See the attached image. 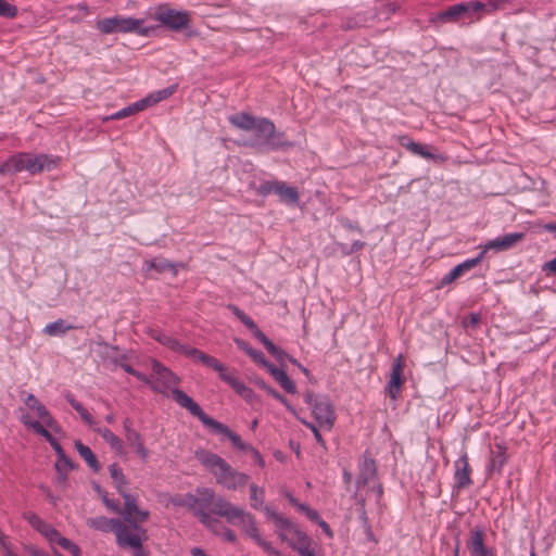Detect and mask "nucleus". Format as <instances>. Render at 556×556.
<instances>
[{
    "label": "nucleus",
    "mask_w": 556,
    "mask_h": 556,
    "mask_svg": "<svg viewBox=\"0 0 556 556\" xmlns=\"http://www.w3.org/2000/svg\"><path fill=\"white\" fill-rule=\"evenodd\" d=\"M364 245H365V242L356 240L352 243V245L350 248L342 245L341 251L343 254L350 255L354 252L362 250L364 248Z\"/></svg>",
    "instance_id": "680f3d73"
},
{
    "label": "nucleus",
    "mask_w": 556,
    "mask_h": 556,
    "mask_svg": "<svg viewBox=\"0 0 556 556\" xmlns=\"http://www.w3.org/2000/svg\"><path fill=\"white\" fill-rule=\"evenodd\" d=\"M64 536L61 535V533L54 529L52 530L48 535H47V540L50 542V544H56L59 545L61 543V540L63 539Z\"/></svg>",
    "instance_id": "69168bd1"
},
{
    "label": "nucleus",
    "mask_w": 556,
    "mask_h": 556,
    "mask_svg": "<svg viewBox=\"0 0 556 556\" xmlns=\"http://www.w3.org/2000/svg\"><path fill=\"white\" fill-rule=\"evenodd\" d=\"M304 401L309 406L312 414L319 427L331 430L336 422L334 407L327 395L315 394L307 391Z\"/></svg>",
    "instance_id": "0eeeda50"
},
{
    "label": "nucleus",
    "mask_w": 556,
    "mask_h": 556,
    "mask_svg": "<svg viewBox=\"0 0 556 556\" xmlns=\"http://www.w3.org/2000/svg\"><path fill=\"white\" fill-rule=\"evenodd\" d=\"M127 444L134 448L139 458L147 462L150 452L144 445V440L138 431H130L129 435L125 437Z\"/></svg>",
    "instance_id": "cd10ccee"
},
{
    "label": "nucleus",
    "mask_w": 556,
    "mask_h": 556,
    "mask_svg": "<svg viewBox=\"0 0 556 556\" xmlns=\"http://www.w3.org/2000/svg\"><path fill=\"white\" fill-rule=\"evenodd\" d=\"M71 10H77L79 12L78 18H83L89 14V7L87 3L81 2L78 3L76 7H72Z\"/></svg>",
    "instance_id": "338daca9"
},
{
    "label": "nucleus",
    "mask_w": 556,
    "mask_h": 556,
    "mask_svg": "<svg viewBox=\"0 0 556 556\" xmlns=\"http://www.w3.org/2000/svg\"><path fill=\"white\" fill-rule=\"evenodd\" d=\"M34 427H35V433L41 435L42 438H45L47 440V442H49L51 447L54 450L56 456L63 457V452H64L63 447L56 441V439L45 428V426L42 424H37Z\"/></svg>",
    "instance_id": "4c0bfd02"
},
{
    "label": "nucleus",
    "mask_w": 556,
    "mask_h": 556,
    "mask_svg": "<svg viewBox=\"0 0 556 556\" xmlns=\"http://www.w3.org/2000/svg\"><path fill=\"white\" fill-rule=\"evenodd\" d=\"M75 447L80 457L84 458V460L90 467V469H92L94 472H98L101 466L91 448L85 445L80 440L75 441Z\"/></svg>",
    "instance_id": "72a5a7b5"
},
{
    "label": "nucleus",
    "mask_w": 556,
    "mask_h": 556,
    "mask_svg": "<svg viewBox=\"0 0 556 556\" xmlns=\"http://www.w3.org/2000/svg\"><path fill=\"white\" fill-rule=\"evenodd\" d=\"M279 185V181L278 180H274V181H269V180H266V181H263L256 189V192L257 194L262 195V197H266L270 193H275L276 194V191H277V186Z\"/></svg>",
    "instance_id": "8fccbe9b"
},
{
    "label": "nucleus",
    "mask_w": 556,
    "mask_h": 556,
    "mask_svg": "<svg viewBox=\"0 0 556 556\" xmlns=\"http://www.w3.org/2000/svg\"><path fill=\"white\" fill-rule=\"evenodd\" d=\"M405 361L402 354H400L392 364L390 379L387 386L388 394L391 399H396L401 391V387L404 382L403 370Z\"/></svg>",
    "instance_id": "dca6fc26"
},
{
    "label": "nucleus",
    "mask_w": 556,
    "mask_h": 556,
    "mask_svg": "<svg viewBox=\"0 0 556 556\" xmlns=\"http://www.w3.org/2000/svg\"><path fill=\"white\" fill-rule=\"evenodd\" d=\"M23 518L35 529L37 530L40 526H42L43 520L33 511H25L23 514Z\"/></svg>",
    "instance_id": "6e6d98bb"
},
{
    "label": "nucleus",
    "mask_w": 556,
    "mask_h": 556,
    "mask_svg": "<svg viewBox=\"0 0 556 556\" xmlns=\"http://www.w3.org/2000/svg\"><path fill=\"white\" fill-rule=\"evenodd\" d=\"M149 269H154L157 273H164L166 270L174 269V264L164 258H154L150 262Z\"/></svg>",
    "instance_id": "3c124183"
},
{
    "label": "nucleus",
    "mask_w": 556,
    "mask_h": 556,
    "mask_svg": "<svg viewBox=\"0 0 556 556\" xmlns=\"http://www.w3.org/2000/svg\"><path fill=\"white\" fill-rule=\"evenodd\" d=\"M215 515L225 518L230 525L240 527L242 531L255 520L252 514L233 505L224 497L217 500Z\"/></svg>",
    "instance_id": "1a4fd4ad"
},
{
    "label": "nucleus",
    "mask_w": 556,
    "mask_h": 556,
    "mask_svg": "<svg viewBox=\"0 0 556 556\" xmlns=\"http://www.w3.org/2000/svg\"><path fill=\"white\" fill-rule=\"evenodd\" d=\"M56 164L58 160L48 154L20 152L0 165V175H13L23 170L36 175L55 168Z\"/></svg>",
    "instance_id": "7ed1b4c3"
},
{
    "label": "nucleus",
    "mask_w": 556,
    "mask_h": 556,
    "mask_svg": "<svg viewBox=\"0 0 556 556\" xmlns=\"http://www.w3.org/2000/svg\"><path fill=\"white\" fill-rule=\"evenodd\" d=\"M216 534L220 535L224 541L229 543H236L237 542V535L236 533L227 527H224L220 525V522L217 520V523L214 526V529H211Z\"/></svg>",
    "instance_id": "37998d69"
},
{
    "label": "nucleus",
    "mask_w": 556,
    "mask_h": 556,
    "mask_svg": "<svg viewBox=\"0 0 556 556\" xmlns=\"http://www.w3.org/2000/svg\"><path fill=\"white\" fill-rule=\"evenodd\" d=\"M484 254L485 250H482L476 257L466 260L463 263L456 265L454 268L451 269L453 271V275H456L459 278L465 273L476 267L482 261Z\"/></svg>",
    "instance_id": "e433bc0d"
},
{
    "label": "nucleus",
    "mask_w": 556,
    "mask_h": 556,
    "mask_svg": "<svg viewBox=\"0 0 556 556\" xmlns=\"http://www.w3.org/2000/svg\"><path fill=\"white\" fill-rule=\"evenodd\" d=\"M86 523L89 528L104 533L114 532L116 536V543L118 544V534L124 538L129 532V527L116 518H108L99 516L94 518H88Z\"/></svg>",
    "instance_id": "f8f14e48"
},
{
    "label": "nucleus",
    "mask_w": 556,
    "mask_h": 556,
    "mask_svg": "<svg viewBox=\"0 0 556 556\" xmlns=\"http://www.w3.org/2000/svg\"><path fill=\"white\" fill-rule=\"evenodd\" d=\"M222 496L216 495L210 488H197L195 493H187L184 495V507L193 511L199 521L208 529H214L217 519L213 518L211 514L215 515V505L217 500Z\"/></svg>",
    "instance_id": "20e7f679"
},
{
    "label": "nucleus",
    "mask_w": 556,
    "mask_h": 556,
    "mask_svg": "<svg viewBox=\"0 0 556 556\" xmlns=\"http://www.w3.org/2000/svg\"><path fill=\"white\" fill-rule=\"evenodd\" d=\"M55 470L56 471H68V470H72L75 468V465L74 463L66 456L65 452H63V457L62 456H56V462H55Z\"/></svg>",
    "instance_id": "864d4df0"
},
{
    "label": "nucleus",
    "mask_w": 556,
    "mask_h": 556,
    "mask_svg": "<svg viewBox=\"0 0 556 556\" xmlns=\"http://www.w3.org/2000/svg\"><path fill=\"white\" fill-rule=\"evenodd\" d=\"M152 372L165 388H169L179 382V378L167 367L159 361H152Z\"/></svg>",
    "instance_id": "a878e982"
},
{
    "label": "nucleus",
    "mask_w": 556,
    "mask_h": 556,
    "mask_svg": "<svg viewBox=\"0 0 556 556\" xmlns=\"http://www.w3.org/2000/svg\"><path fill=\"white\" fill-rule=\"evenodd\" d=\"M215 515L225 518L230 525L240 527L242 531L255 520L252 514L233 505L224 497L217 500Z\"/></svg>",
    "instance_id": "9d476101"
},
{
    "label": "nucleus",
    "mask_w": 556,
    "mask_h": 556,
    "mask_svg": "<svg viewBox=\"0 0 556 556\" xmlns=\"http://www.w3.org/2000/svg\"><path fill=\"white\" fill-rule=\"evenodd\" d=\"M72 329H76V327L67 324L64 319L59 318L53 323L47 324L42 332L50 337H59Z\"/></svg>",
    "instance_id": "f704fd0d"
},
{
    "label": "nucleus",
    "mask_w": 556,
    "mask_h": 556,
    "mask_svg": "<svg viewBox=\"0 0 556 556\" xmlns=\"http://www.w3.org/2000/svg\"><path fill=\"white\" fill-rule=\"evenodd\" d=\"M506 447L503 444H495L494 448L491 450L490 465L488 467L489 471L501 472L503 466L506 464Z\"/></svg>",
    "instance_id": "c85d7f7f"
},
{
    "label": "nucleus",
    "mask_w": 556,
    "mask_h": 556,
    "mask_svg": "<svg viewBox=\"0 0 556 556\" xmlns=\"http://www.w3.org/2000/svg\"><path fill=\"white\" fill-rule=\"evenodd\" d=\"M266 369L286 392L290 394H294L296 392L294 382L289 378L285 370L276 367L273 363H270Z\"/></svg>",
    "instance_id": "bb28decb"
},
{
    "label": "nucleus",
    "mask_w": 556,
    "mask_h": 556,
    "mask_svg": "<svg viewBox=\"0 0 556 556\" xmlns=\"http://www.w3.org/2000/svg\"><path fill=\"white\" fill-rule=\"evenodd\" d=\"M151 17L160 26L175 33L188 29L191 25V13L186 10H176L168 3L159 4L151 13Z\"/></svg>",
    "instance_id": "423d86ee"
},
{
    "label": "nucleus",
    "mask_w": 556,
    "mask_h": 556,
    "mask_svg": "<svg viewBox=\"0 0 556 556\" xmlns=\"http://www.w3.org/2000/svg\"><path fill=\"white\" fill-rule=\"evenodd\" d=\"M150 105H152V104L150 103L149 97H147L144 99H141V100L130 104L129 106H130L131 113L134 115L138 112L146 110Z\"/></svg>",
    "instance_id": "bf43d9fd"
},
{
    "label": "nucleus",
    "mask_w": 556,
    "mask_h": 556,
    "mask_svg": "<svg viewBox=\"0 0 556 556\" xmlns=\"http://www.w3.org/2000/svg\"><path fill=\"white\" fill-rule=\"evenodd\" d=\"M22 394L25 395V397H23V402L25 403V405L30 410L36 413L38 418L42 421V425L45 424L50 429L56 431L59 429L58 422L51 416L47 407L43 404H41V402L33 393L23 392Z\"/></svg>",
    "instance_id": "2eb2a0df"
},
{
    "label": "nucleus",
    "mask_w": 556,
    "mask_h": 556,
    "mask_svg": "<svg viewBox=\"0 0 556 556\" xmlns=\"http://www.w3.org/2000/svg\"><path fill=\"white\" fill-rule=\"evenodd\" d=\"M256 384L264 390L267 394L279 401L283 404L289 412H291L294 416H296V410L290 405L289 401L281 395L276 389L267 384L264 380L256 381Z\"/></svg>",
    "instance_id": "58836bf2"
},
{
    "label": "nucleus",
    "mask_w": 556,
    "mask_h": 556,
    "mask_svg": "<svg viewBox=\"0 0 556 556\" xmlns=\"http://www.w3.org/2000/svg\"><path fill=\"white\" fill-rule=\"evenodd\" d=\"M265 501V491L263 488L257 486L256 484L252 483L250 485V504L253 509L256 510H263L264 507L267 505H264Z\"/></svg>",
    "instance_id": "c9c22d12"
},
{
    "label": "nucleus",
    "mask_w": 556,
    "mask_h": 556,
    "mask_svg": "<svg viewBox=\"0 0 556 556\" xmlns=\"http://www.w3.org/2000/svg\"><path fill=\"white\" fill-rule=\"evenodd\" d=\"M149 511L148 510H141L136 507V509L131 510L130 520H127L129 522V526L136 530L141 532V534H146V530L142 529L139 523L144 522L149 518Z\"/></svg>",
    "instance_id": "ea45409f"
},
{
    "label": "nucleus",
    "mask_w": 556,
    "mask_h": 556,
    "mask_svg": "<svg viewBox=\"0 0 556 556\" xmlns=\"http://www.w3.org/2000/svg\"><path fill=\"white\" fill-rule=\"evenodd\" d=\"M401 144L414 155H418L422 159L431 160L434 162L444 160L443 156L432 153L429 146L413 141L407 137L401 139Z\"/></svg>",
    "instance_id": "412c9836"
},
{
    "label": "nucleus",
    "mask_w": 556,
    "mask_h": 556,
    "mask_svg": "<svg viewBox=\"0 0 556 556\" xmlns=\"http://www.w3.org/2000/svg\"><path fill=\"white\" fill-rule=\"evenodd\" d=\"M213 361L216 365L207 366L213 370L217 371L220 380L228 383L239 395H242L244 392H249V387H247L242 381L236 378L231 372H228L225 366L213 356Z\"/></svg>",
    "instance_id": "aec40b11"
},
{
    "label": "nucleus",
    "mask_w": 556,
    "mask_h": 556,
    "mask_svg": "<svg viewBox=\"0 0 556 556\" xmlns=\"http://www.w3.org/2000/svg\"><path fill=\"white\" fill-rule=\"evenodd\" d=\"M488 11L485 3L481 1H466L453 4L431 17L432 23H472L479 21Z\"/></svg>",
    "instance_id": "39448f33"
},
{
    "label": "nucleus",
    "mask_w": 556,
    "mask_h": 556,
    "mask_svg": "<svg viewBox=\"0 0 556 556\" xmlns=\"http://www.w3.org/2000/svg\"><path fill=\"white\" fill-rule=\"evenodd\" d=\"M471 468L469 466L468 455L464 453L456 462H455V485L456 490L467 489L472 484V480L470 478Z\"/></svg>",
    "instance_id": "a211bd4d"
},
{
    "label": "nucleus",
    "mask_w": 556,
    "mask_h": 556,
    "mask_svg": "<svg viewBox=\"0 0 556 556\" xmlns=\"http://www.w3.org/2000/svg\"><path fill=\"white\" fill-rule=\"evenodd\" d=\"M200 463L215 477L216 483L220 484L227 490H237L244 486L250 477L247 473L233 469L224 458L219 455L201 451L197 453Z\"/></svg>",
    "instance_id": "f03ea898"
},
{
    "label": "nucleus",
    "mask_w": 556,
    "mask_h": 556,
    "mask_svg": "<svg viewBox=\"0 0 556 556\" xmlns=\"http://www.w3.org/2000/svg\"><path fill=\"white\" fill-rule=\"evenodd\" d=\"M109 471L111 478L116 483V486L119 485L121 489H123V485L127 484V480L123 473V470L117 464H111L109 467Z\"/></svg>",
    "instance_id": "a18cd8bd"
},
{
    "label": "nucleus",
    "mask_w": 556,
    "mask_h": 556,
    "mask_svg": "<svg viewBox=\"0 0 556 556\" xmlns=\"http://www.w3.org/2000/svg\"><path fill=\"white\" fill-rule=\"evenodd\" d=\"M207 428L215 432V433H219V434H223L225 437H227L231 443L240 451H248L249 450V444H245L241 438L235 433L233 431H231L226 425L213 419L211 421V424L207 426Z\"/></svg>",
    "instance_id": "393cba45"
},
{
    "label": "nucleus",
    "mask_w": 556,
    "mask_h": 556,
    "mask_svg": "<svg viewBox=\"0 0 556 556\" xmlns=\"http://www.w3.org/2000/svg\"><path fill=\"white\" fill-rule=\"evenodd\" d=\"M172 395L175 402L181 406L182 408L189 410V413L197 417L203 426L207 428L211 421L214 419L200 407L198 403H195L188 394H186L182 390L175 388L172 390Z\"/></svg>",
    "instance_id": "ddd939ff"
},
{
    "label": "nucleus",
    "mask_w": 556,
    "mask_h": 556,
    "mask_svg": "<svg viewBox=\"0 0 556 556\" xmlns=\"http://www.w3.org/2000/svg\"><path fill=\"white\" fill-rule=\"evenodd\" d=\"M525 237L523 232H511L506 233L502 237H497L486 243L484 250L493 249L496 251H506L513 248L517 242L521 241Z\"/></svg>",
    "instance_id": "5701e85b"
},
{
    "label": "nucleus",
    "mask_w": 556,
    "mask_h": 556,
    "mask_svg": "<svg viewBox=\"0 0 556 556\" xmlns=\"http://www.w3.org/2000/svg\"><path fill=\"white\" fill-rule=\"evenodd\" d=\"M142 535L143 536L137 533H131L130 531L124 538H122V535L118 534L117 545L122 548H132L135 556H149L148 553L142 548V542L143 540H147V535Z\"/></svg>",
    "instance_id": "b1692460"
},
{
    "label": "nucleus",
    "mask_w": 556,
    "mask_h": 556,
    "mask_svg": "<svg viewBox=\"0 0 556 556\" xmlns=\"http://www.w3.org/2000/svg\"><path fill=\"white\" fill-rule=\"evenodd\" d=\"M228 122L238 129L252 131V135L243 140L242 146L256 151H279L294 146L288 140L286 132L277 130L275 124L267 117H255L250 113L239 112L228 116Z\"/></svg>",
    "instance_id": "f257e3e1"
},
{
    "label": "nucleus",
    "mask_w": 556,
    "mask_h": 556,
    "mask_svg": "<svg viewBox=\"0 0 556 556\" xmlns=\"http://www.w3.org/2000/svg\"><path fill=\"white\" fill-rule=\"evenodd\" d=\"M235 343L238 349L244 351L260 366L266 368L270 364L263 352L253 349L247 341L242 339H235Z\"/></svg>",
    "instance_id": "2f4dec72"
},
{
    "label": "nucleus",
    "mask_w": 556,
    "mask_h": 556,
    "mask_svg": "<svg viewBox=\"0 0 556 556\" xmlns=\"http://www.w3.org/2000/svg\"><path fill=\"white\" fill-rule=\"evenodd\" d=\"M143 21L134 17L114 16L98 21L97 28L103 34L136 33L149 36L153 27H142Z\"/></svg>",
    "instance_id": "6e6552de"
},
{
    "label": "nucleus",
    "mask_w": 556,
    "mask_h": 556,
    "mask_svg": "<svg viewBox=\"0 0 556 556\" xmlns=\"http://www.w3.org/2000/svg\"><path fill=\"white\" fill-rule=\"evenodd\" d=\"M377 477V466L375 459L369 456V453L366 451L363 455V460L359 464V473L356 480V490L355 493L361 489V486L368 484L374 481Z\"/></svg>",
    "instance_id": "6ab92c4d"
},
{
    "label": "nucleus",
    "mask_w": 556,
    "mask_h": 556,
    "mask_svg": "<svg viewBox=\"0 0 556 556\" xmlns=\"http://www.w3.org/2000/svg\"><path fill=\"white\" fill-rule=\"evenodd\" d=\"M293 534L296 538V542L291 541L287 538V535L283 532H279V538L281 541L288 542L289 546L296 551L301 556H305V553H312L309 546H311V539L308 535L300 530L299 528H294Z\"/></svg>",
    "instance_id": "4be33fe9"
},
{
    "label": "nucleus",
    "mask_w": 556,
    "mask_h": 556,
    "mask_svg": "<svg viewBox=\"0 0 556 556\" xmlns=\"http://www.w3.org/2000/svg\"><path fill=\"white\" fill-rule=\"evenodd\" d=\"M264 513L268 518H270L276 528L282 531H291L294 532V528H298L290 519L283 517L282 515L275 511L270 506L264 507Z\"/></svg>",
    "instance_id": "473e14b6"
},
{
    "label": "nucleus",
    "mask_w": 556,
    "mask_h": 556,
    "mask_svg": "<svg viewBox=\"0 0 556 556\" xmlns=\"http://www.w3.org/2000/svg\"><path fill=\"white\" fill-rule=\"evenodd\" d=\"M255 543L260 547H262L265 552H267L268 554H270L273 556H282L278 549L274 548L271 546V544L269 542L265 541L263 538H260Z\"/></svg>",
    "instance_id": "13d9d810"
},
{
    "label": "nucleus",
    "mask_w": 556,
    "mask_h": 556,
    "mask_svg": "<svg viewBox=\"0 0 556 556\" xmlns=\"http://www.w3.org/2000/svg\"><path fill=\"white\" fill-rule=\"evenodd\" d=\"M132 113H131V109L129 105H127L126 108L113 113L112 115L108 116L104 118V121H110V119H122V118H125V117H128V116H131Z\"/></svg>",
    "instance_id": "052dcab7"
},
{
    "label": "nucleus",
    "mask_w": 556,
    "mask_h": 556,
    "mask_svg": "<svg viewBox=\"0 0 556 556\" xmlns=\"http://www.w3.org/2000/svg\"><path fill=\"white\" fill-rule=\"evenodd\" d=\"M341 225L351 231L362 232V228H361L359 224L357 222H353L349 218H342Z\"/></svg>",
    "instance_id": "0e129e2a"
},
{
    "label": "nucleus",
    "mask_w": 556,
    "mask_h": 556,
    "mask_svg": "<svg viewBox=\"0 0 556 556\" xmlns=\"http://www.w3.org/2000/svg\"><path fill=\"white\" fill-rule=\"evenodd\" d=\"M295 417L301 424H303L306 428H308L313 432V435L315 437L317 443L320 444V446H323L324 448H326V442L323 439V435H321L319 429L313 422H309V421L301 418L298 414Z\"/></svg>",
    "instance_id": "603ef678"
},
{
    "label": "nucleus",
    "mask_w": 556,
    "mask_h": 556,
    "mask_svg": "<svg viewBox=\"0 0 556 556\" xmlns=\"http://www.w3.org/2000/svg\"><path fill=\"white\" fill-rule=\"evenodd\" d=\"M18 14L16 5L9 3L7 0H0V17L15 18Z\"/></svg>",
    "instance_id": "c03bdc74"
},
{
    "label": "nucleus",
    "mask_w": 556,
    "mask_h": 556,
    "mask_svg": "<svg viewBox=\"0 0 556 556\" xmlns=\"http://www.w3.org/2000/svg\"><path fill=\"white\" fill-rule=\"evenodd\" d=\"M66 400L71 404V406L79 414L80 418L90 427L94 425V419L92 416L88 413V410L78 402L75 400V397L72 394H66Z\"/></svg>",
    "instance_id": "a19ab883"
},
{
    "label": "nucleus",
    "mask_w": 556,
    "mask_h": 556,
    "mask_svg": "<svg viewBox=\"0 0 556 556\" xmlns=\"http://www.w3.org/2000/svg\"><path fill=\"white\" fill-rule=\"evenodd\" d=\"M264 348L267 350V352L274 356L276 354H281L279 352V349L278 346H276L269 339L266 340L264 343H263Z\"/></svg>",
    "instance_id": "774afa93"
},
{
    "label": "nucleus",
    "mask_w": 556,
    "mask_h": 556,
    "mask_svg": "<svg viewBox=\"0 0 556 556\" xmlns=\"http://www.w3.org/2000/svg\"><path fill=\"white\" fill-rule=\"evenodd\" d=\"M99 350V353L101 356L105 359H110L114 365L121 366L127 374L134 376L136 372V369L130 366L129 364L124 363V361L127 358L125 354L122 355H115V352H118L119 349L116 345H111L104 341H98L97 342Z\"/></svg>",
    "instance_id": "f3484780"
},
{
    "label": "nucleus",
    "mask_w": 556,
    "mask_h": 556,
    "mask_svg": "<svg viewBox=\"0 0 556 556\" xmlns=\"http://www.w3.org/2000/svg\"><path fill=\"white\" fill-rule=\"evenodd\" d=\"M276 194L280 201L286 204L296 205L300 200L299 191L295 187L288 186L283 181H279Z\"/></svg>",
    "instance_id": "c756f323"
},
{
    "label": "nucleus",
    "mask_w": 556,
    "mask_h": 556,
    "mask_svg": "<svg viewBox=\"0 0 556 556\" xmlns=\"http://www.w3.org/2000/svg\"><path fill=\"white\" fill-rule=\"evenodd\" d=\"M117 491L124 498V518L125 520H130L131 510L136 509L137 507L136 498L131 494L127 493L124 489H121L119 485H117Z\"/></svg>",
    "instance_id": "79ce46f5"
},
{
    "label": "nucleus",
    "mask_w": 556,
    "mask_h": 556,
    "mask_svg": "<svg viewBox=\"0 0 556 556\" xmlns=\"http://www.w3.org/2000/svg\"><path fill=\"white\" fill-rule=\"evenodd\" d=\"M94 490L101 495L102 497V501L104 503V505L108 507V509H110L111 511L115 513V514H121L122 510H121V507H119V504L110 500L106 495V492L103 491L100 485H94Z\"/></svg>",
    "instance_id": "09e8293b"
},
{
    "label": "nucleus",
    "mask_w": 556,
    "mask_h": 556,
    "mask_svg": "<svg viewBox=\"0 0 556 556\" xmlns=\"http://www.w3.org/2000/svg\"><path fill=\"white\" fill-rule=\"evenodd\" d=\"M249 538H251L254 542H256L260 538V531L256 527V521L254 520L244 531H243Z\"/></svg>",
    "instance_id": "e2e57ef3"
},
{
    "label": "nucleus",
    "mask_w": 556,
    "mask_h": 556,
    "mask_svg": "<svg viewBox=\"0 0 556 556\" xmlns=\"http://www.w3.org/2000/svg\"><path fill=\"white\" fill-rule=\"evenodd\" d=\"M96 431L110 445L111 450H113L121 456L126 454L123 441L117 435H115L109 428H97Z\"/></svg>",
    "instance_id": "7c9ffc66"
},
{
    "label": "nucleus",
    "mask_w": 556,
    "mask_h": 556,
    "mask_svg": "<svg viewBox=\"0 0 556 556\" xmlns=\"http://www.w3.org/2000/svg\"><path fill=\"white\" fill-rule=\"evenodd\" d=\"M161 344L176 353H180L189 358L199 361L204 366H212V364L216 365V363L213 361V356L205 354L204 352L195 348L182 344L178 340L168 334H165Z\"/></svg>",
    "instance_id": "9b49d317"
},
{
    "label": "nucleus",
    "mask_w": 556,
    "mask_h": 556,
    "mask_svg": "<svg viewBox=\"0 0 556 556\" xmlns=\"http://www.w3.org/2000/svg\"><path fill=\"white\" fill-rule=\"evenodd\" d=\"M175 90H176V86H169V87L159 90L152 94H149L148 97H149L150 103L153 105L160 101H163V100L169 98L175 92Z\"/></svg>",
    "instance_id": "49530a36"
},
{
    "label": "nucleus",
    "mask_w": 556,
    "mask_h": 556,
    "mask_svg": "<svg viewBox=\"0 0 556 556\" xmlns=\"http://www.w3.org/2000/svg\"><path fill=\"white\" fill-rule=\"evenodd\" d=\"M59 546L62 547L63 549L70 552L73 556H79L81 553L79 546L66 538H63L61 540V543L59 544Z\"/></svg>",
    "instance_id": "5fc2aeb1"
},
{
    "label": "nucleus",
    "mask_w": 556,
    "mask_h": 556,
    "mask_svg": "<svg viewBox=\"0 0 556 556\" xmlns=\"http://www.w3.org/2000/svg\"><path fill=\"white\" fill-rule=\"evenodd\" d=\"M229 309L232 312V314L249 329L255 328V323L253 319L248 316L243 311H241L236 305H229Z\"/></svg>",
    "instance_id": "de8ad7c7"
},
{
    "label": "nucleus",
    "mask_w": 556,
    "mask_h": 556,
    "mask_svg": "<svg viewBox=\"0 0 556 556\" xmlns=\"http://www.w3.org/2000/svg\"><path fill=\"white\" fill-rule=\"evenodd\" d=\"M299 510L304 513L306 515V517L312 521V522H315V523H319L321 519V517L319 516L318 511L311 508L309 506H307L305 504V506H299Z\"/></svg>",
    "instance_id": "4d7b16f0"
},
{
    "label": "nucleus",
    "mask_w": 556,
    "mask_h": 556,
    "mask_svg": "<svg viewBox=\"0 0 556 556\" xmlns=\"http://www.w3.org/2000/svg\"><path fill=\"white\" fill-rule=\"evenodd\" d=\"M485 532L480 527H475L469 532V538L466 541V546L470 556H494L492 549L485 545Z\"/></svg>",
    "instance_id": "4468645a"
}]
</instances>
